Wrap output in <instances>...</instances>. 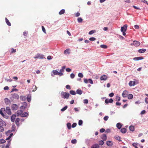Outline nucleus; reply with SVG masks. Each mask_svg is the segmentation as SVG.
<instances>
[{
  "instance_id": "f257e3e1",
  "label": "nucleus",
  "mask_w": 148,
  "mask_h": 148,
  "mask_svg": "<svg viewBox=\"0 0 148 148\" xmlns=\"http://www.w3.org/2000/svg\"><path fill=\"white\" fill-rule=\"evenodd\" d=\"M11 96L10 97V99L12 101H14V99L18 100L19 98V95L16 93L11 94Z\"/></svg>"
},
{
  "instance_id": "f03ea898",
  "label": "nucleus",
  "mask_w": 148,
  "mask_h": 148,
  "mask_svg": "<svg viewBox=\"0 0 148 148\" xmlns=\"http://www.w3.org/2000/svg\"><path fill=\"white\" fill-rule=\"evenodd\" d=\"M69 94L66 92H64L63 91L61 92V95L62 96V97L64 99H68L69 96Z\"/></svg>"
},
{
  "instance_id": "7ed1b4c3",
  "label": "nucleus",
  "mask_w": 148,
  "mask_h": 148,
  "mask_svg": "<svg viewBox=\"0 0 148 148\" xmlns=\"http://www.w3.org/2000/svg\"><path fill=\"white\" fill-rule=\"evenodd\" d=\"M140 42L136 40H134L133 42V43L131 44V45L132 46L134 45L135 47H138L140 45Z\"/></svg>"
},
{
  "instance_id": "20e7f679",
  "label": "nucleus",
  "mask_w": 148,
  "mask_h": 148,
  "mask_svg": "<svg viewBox=\"0 0 148 148\" xmlns=\"http://www.w3.org/2000/svg\"><path fill=\"white\" fill-rule=\"evenodd\" d=\"M22 104L23 105L20 107V109L24 110L27 107V103L25 102H23Z\"/></svg>"
},
{
  "instance_id": "39448f33",
  "label": "nucleus",
  "mask_w": 148,
  "mask_h": 148,
  "mask_svg": "<svg viewBox=\"0 0 148 148\" xmlns=\"http://www.w3.org/2000/svg\"><path fill=\"white\" fill-rule=\"evenodd\" d=\"M44 58V55L39 53H38L34 57V58L35 59H43Z\"/></svg>"
},
{
  "instance_id": "423d86ee",
  "label": "nucleus",
  "mask_w": 148,
  "mask_h": 148,
  "mask_svg": "<svg viewBox=\"0 0 148 148\" xmlns=\"http://www.w3.org/2000/svg\"><path fill=\"white\" fill-rule=\"evenodd\" d=\"M127 24H125L123 26L121 27V32L124 31L126 32L127 29Z\"/></svg>"
},
{
  "instance_id": "0eeeda50",
  "label": "nucleus",
  "mask_w": 148,
  "mask_h": 148,
  "mask_svg": "<svg viewBox=\"0 0 148 148\" xmlns=\"http://www.w3.org/2000/svg\"><path fill=\"white\" fill-rule=\"evenodd\" d=\"M18 106L16 104H13L11 106V109L13 110H16L18 109Z\"/></svg>"
},
{
  "instance_id": "6e6552de",
  "label": "nucleus",
  "mask_w": 148,
  "mask_h": 148,
  "mask_svg": "<svg viewBox=\"0 0 148 148\" xmlns=\"http://www.w3.org/2000/svg\"><path fill=\"white\" fill-rule=\"evenodd\" d=\"M6 112L7 114L9 115H11L12 114V113L11 111V110L10 108L9 107H6Z\"/></svg>"
},
{
  "instance_id": "1a4fd4ad",
  "label": "nucleus",
  "mask_w": 148,
  "mask_h": 148,
  "mask_svg": "<svg viewBox=\"0 0 148 148\" xmlns=\"http://www.w3.org/2000/svg\"><path fill=\"white\" fill-rule=\"evenodd\" d=\"M128 95V91L126 90H124L122 94V96L123 97H126Z\"/></svg>"
},
{
  "instance_id": "9d476101",
  "label": "nucleus",
  "mask_w": 148,
  "mask_h": 148,
  "mask_svg": "<svg viewBox=\"0 0 148 148\" xmlns=\"http://www.w3.org/2000/svg\"><path fill=\"white\" fill-rule=\"evenodd\" d=\"M0 125L3 126H5L6 125V124L5 122L3 121V120L0 118Z\"/></svg>"
},
{
  "instance_id": "9b49d317",
  "label": "nucleus",
  "mask_w": 148,
  "mask_h": 148,
  "mask_svg": "<svg viewBox=\"0 0 148 148\" xmlns=\"http://www.w3.org/2000/svg\"><path fill=\"white\" fill-rule=\"evenodd\" d=\"M4 101L6 105L10 104L11 103L10 100L7 98H5L4 99Z\"/></svg>"
},
{
  "instance_id": "f8f14e48",
  "label": "nucleus",
  "mask_w": 148,
  "mask_h": 148,
  "mask_svg": "<svg viewBox=\"0 0 148 148\" xmlns=\"http://www.w3.org/2000/svg\"><path fill=\"white\" fill-rule=\"evenodd\" d=\"M108 78L107 76L105 75H104L100 77V79L101 80L105 81Z\"/></svg>"
},
{
  "instance_id": "ddd939ff",
  "label": "nucleus",
  "mask_w": 148,
  "mask_h": 148,
  "mask_svg": "<svg viewBox=\"0 0 148 148\" xmlns=\"http://www.w3.org/2000/svg\"><path fill=\"white\" fill-rule=\"evenodd\" d=\"M16 115L15 114H13L11 116V120L12 122L14 121Z\"/></svg>"
},
{
  "instance_id": "4468645a",
  "label": "nucleus",
  "mask_w": 148,
  "mask_h": 148,
  "mask_svg": "<svg viewBox=\"0 0 148 148\" xmlns=\"http://www.w3.org/2000/svg\"><path fill=\"white\" fill-rule=\"evenodd\" d=\"M144 59L143 57L140 56L137 57H135L133 58V60L135 61H138L140 60H142Z\"/></svg>"
},
{
  "instance_id": "2eb2a0df",
  "label": "nucleus",
  "mask_w": 148,
  "mask_h": 148,
  "mask_svg": "<svg viewBox=\"0 0 148 148\" xmlns=\"http://www.w3.org/2000/svg\"><path fill=\"white\" fill-rule=\"evenodd\" d=\"M29 114L28 112H25L23 113L21 116V117H25L27 116Z\"/></svg>"
},
{
  "instance_id": "dca6fc26",
  "label": "nucleus",
  "mask_w": 148,
  "mask_h": 148,
  "mask_svg": "<svg viewBox=\"0 0 148 148\" xmlns=\"http://www.w3.org/2000/svg\"><path fill=\"white\" fill-rule=\"evenodd\" d=\"M20 98L22 101H25L27 99V97L25 96L21 95L20 97Z\"/></svg>"
},
{
  "instance_id": "f3484780",
  "label": "nucleus",
  "mask_w": 148,
  "mask_h": 148,
  "mask_svg": "<svg viewBox=\"0 0 148 148\" xmlns=\"http://www.w3.org/2000/svg\"><path fill=\"white\" fill-rule=\"evenodd\" d=\"M106 144L108 146H111L113 145V143L110 141H108L106 142Z\"/></svg>"
},
{
  "instance_id": "a211bd4d",
  "label": "nucleus",
  "mask_w": 148,
  "mask_h": 148,
  "mask_svg": "<svg viewBox=\"0 0 148 148\" xmlns=\"http://www.w3.org/2000/svg\"><path fill=\"white\" fill-rule=\"evenodd\" d=\"M101 138L103 141H105L107 139V136L105 134H103L101 136Z\"/></svg>"
},
{
  "instance_id": "6ab92c4d",
  "label": "nucleus",
  "mask_w": 148,
  "mask_h": 148,
  "mask_svg": "<svg viewBox=\"0 0 148 148\" xmlns=\"http://www.w3.org/2000/svg\"><path fill=\"white\" fill-rule=\"evenodd\" d=\"M146 51V49H142L138 50V52L140 53H144Z\"/></svg>"
},
{
  "instance_id": "aec40b11",
  "label": "nucleus",
  "mask_w": 148,
  "mask_h": 148,
  "mask_svg": "<svg viewBox=\"0 0 148 148\" xmlns=\"http://www.w3.org/2000/svg\"><path fill=\"white\" fill-rule=\"evenodd\" d=\"M135 82L134 81H130V82L129 85L130 86H134L135 85Z\"/></svg>"
},
{
  "instance_id": "412c9836",
  "label": "nucleus",
  "mask_w": 148,
  "mask_h": 148,
  "mask_svg": "<svg viewBox=\"0 0 148 148\" xmlns=\"http://www.w3.org/2000/svg\"><path fill=\"white\" fill-rule=\"evenodd\" d=\"M99 146L97 144H95L93 145L91 147V148H99Z\"/></svg>"
},
{
  "instance_id": "4be33fe9",
  "label": "nucleus",
  "mask_w": 148,
  "mask_h": 148,
  "mask_svg": "<svg viewBox=\"0 0 148 148\" xmlns=\"http://www.w3.org/2000/svg\"><path fill=\"white\" fill-rule=\"evenodd\" d=\"M82 91L80 89H77L76 92V93L79 95H81L82 93Z\"/></svg>"
},
{
  "instance_id": "5701e85b",
  "label": "nucleus",
  "mask_w": 148,
  "mask_h": 148,
  "mask_svg": "<svg viewBox=\"0 0 148 148\" xmlns=\"http://www.w3.org/2000/svg\"><path fill=\"white\" fill-rule=\"evenodd\" d=\"M116 126L118 129H120L121 128L122 125L120 123H117Z\"/></svg>"
},
{
  "instance_id": "b1692460",
  "label": "nucleus",
  "mask_w": 148,
  "mask_h": 148,
  "mask_svg": "<svg viewBox=\"0 0 148 148\" xmlns=\"http://www.w3.org/2000/svg\"><path fill=\"white\" fill-rule=\"evenodd\" d=\"M126 129L125 128H122L121 130V132L123 134L125 133L126 132Z\"/></svg>"
},
{
  "instance_id": "393cba45",
  "label": "nucleus",
  "mask_w": 148,
  "mask_h": 148,
  "mask_svg": "<svg viewBox=\"0 0 148 148\" xmlns=\"http://www.w3.org/2000/svg\"><path fill=\"white\" fill-rule=\"evenodd\" d=\"M5 20L6 23H7V25L10 26L11 25V24L10 23V22H9L8 20L6 18H5Z\"/></svg>"
},
{
  "instance_id": "a878e982",
  "label": "nucleus",
  "mask_w": 148,
  "mask_h": 148,
  "mask_svg": "<svg viewBox=\"0 0 148 148\" xmlns=\"http://www.w3.org/2000/svg\"><path fill=\"white\" fill-rule=\"evenodd\" d=\"M66 125L69 130H70L71 129L72 125H71V124L70 123H67Z\"/></svg>"
},
{
  "instance_id": "bb28decb",
  "label": "nucleus",
  "mask_w": 148,
  "mask_h": 148,
  "mask_svg": "<svg viewBox=\"0 0 148 148\" xmlns=\"http://www.w3.org/2000/svg\"><path fill=\"white\" fill-rule=\"evenodd\" d=\"M129 129L130 131L133 132L134 130V127L133 125H131L129 127Z\"/></svg>"
},
{
  "instance_id": "cd10ccee",
  "label": "nucleus",
  "mask_w": 148,
  "mask_h": 148,
  "mask_svg": "<svg viewBox=\"0 0 148 148\" xmlns=\"http://www.w3.org/2000/svg\"><path fill=\"white\" fill-rule=\"evenodd\" d=\"M52 72L55 75H58L59 72L56 70H53Z\"/></svg>"
},
{
  "instance_id": "c85d7f7f",
  "label": "nucleus",
  "mask_w": 148,
  "mask_h": 148,
  "mask_svg": "<svg viewBox=\"0 0 148 148\" xmlns=\"http://www.w3.org/2000/svg\"><path fill=\"white\" fill-rule=\"evenodd\" d=\"M114 138L116 140H119V141H121V138L120 136H115Z\"/></svg>"
},
{
  "instance_id": "c756f323",
  "label": "nucleus",
  "mask_w": 148,
  "mask_h": 148,
  "mask_svg": "<svg viewBox=\"0 0 148 148\" xmlns=\"http://www.w3.org/2000/svg\"><path fill=\"white\" fill-rule=\"evenodd\" d=\"M3 110H5V109L4 108H1L0 110V114L3 116L4 114L3 112L2 111Z\"/></svg>"
},
{
  "instance_id": "7c9ffc66",
  "label": "nucleus",
  "mask_w": 148,
  "mask_h": 148,
  "mask_svg": "<svg viewBox=\"0 0 148 148\" xmlns=\"http://www.w3.org/2000/svg\"><path fill=\"white\" fill-rule=\"evenodd\" d=\"M65 10L64 9L61 10L59 12V14L60 15H62L64 14L65 13Z\"/></svg>"
},
{
  "instance_id": "2f4dec72",
  "label": "nucleus",
  "mask_w": 148,
  "mask_h": 148,
  "mask_svg": "<svg viewBox=\"0 0 148 148\" xmlns=\"http://www.w3.org/2000/svg\"><path fill=\"white\" fill-rule=\"evenodd\" d=\"M69 92L71 94L73 95H75L76 94V92L73 90H71Z\"/></svg>"
},
{
  "instance_id": "473e14b6",
  "label": "nucleus",
  "mask_w": 148,
  "mask_h": 148,
  "mask_svg": "<svg viewBox=\"0 0 148 148\" xmlns=\"http://www.w3.org/2000/svg\"><path fill=\"white\" fill-rule=\"evenodd\" d=\"M133 96L132 94H130L128 95L127 98L128 99H131L133 98Z\"/></svg>"
},
{
  "instance_id": "72a5a7b5",
  "label": "nucleus",
  "mask_w": 148,
  "mask_h": 148,
  "mask_svg": "<svg viewBox=\"0 0 148 148\" xmlns=\"http://www.w3.org/2000/svg\"><path fill=\"white\" fill-rule=\"evenodd\" d=\"M68 106L66 105L61 109V111L62 112H64L65 110L67 108Z\"/></svg>"
},
{
  "instance_id": "f704fd0d",
  "label": "nucleus",
  "mask_w": 148,
  "mask_h": 148,
  "mask_svg": "<svg viewBox=\"0 0 148 148\" xmlns=\"http://www.w3.org/2000/svg\"><path fill=\"white\" fill-rule=\"evenodd\" d=\"M16 130V126L15 125H13L12 126V132H14Z\"/></svg>"
},
{
  "instance_id": "c9c22d12",
  "label": "nucleus",
  "mask_w": 148,
  "mask_h": 148,
  "mask_svg": "<svg viewBox=\"0 0 148 148\" xmlns=\"http://www.w3.org/2000/svg\"><path fill=\"white\" fill-rule=\"evenodd\" d=\"M32 89H33L32 91V92H34L37 89V87H36V86L35 85H33V87H32Z\"/></svg>"
},
{
  "instance_id": "e433bc0d",
  "label": "nucleus",
  "mask_w": 148,
  "mask_h": 148,
  "mask_svg": "<svg viewBox=\"0 0 148 148\" xmlns=\"http://www.w3.org/2000/svg\"><path fill=\"white\" fill-rule=\"evenodd\" d=\"M13 134L12 133H11L10 134V136H8V137L6 139V140H10V138H11V137L13 136Z\"/></svg>"
},
{
  "instance_id": "4c0bfd02",
  "label": "nucleus",
  "mask_w": 148,
  "mask_h": 148,
  "mask_svg": "<svg viewBox=\"0 0 148 148\" xmlns=\"http://www.w3.org/2000/svg\"><path fill=\"white\" fill-rule=\"evenodd\" d=\"M10 141L11 140H8V143L5 146V147H9V146H10L11 143H10Z\"/></svg>"
},
{
  "instance_id": "58836bf2",
  "label": "nucleus",
  "mask_w": 148,
  "mask_h": 148,
  "mask_svg": "<svg viewBox=\"0 0 148 148\" xmlns=\"http://www.w3.org/2000/svg\"><path fill=\"white\" fill-rule=\"evenodd\" d=\"M100 47L103 49H106L107 48V46L104 45H100Z\"/></svg>"
},
{
  "instance_id": "ea45409f",
  "label": "nucleus",
  "mask_w": 148,
  "mask_h": 148,
  "mask_svg": "<svg viewBox=\"0 0 148 148\" xmlns=\"http://www.w3.org/2000/svg\"><path fill=\"white\" fill-rule=\"evenodd\" d=\"M83 19L81 17L78 18H77V21L79 23H80L82 22Z\"/></svg>"
},
{
  "instance_id": "a19ab883",
  "label": "nucleus",
  "mask_w": 148,
  "mask_h": 148,
  "mask_svg": "<svg viewBox=\"0 0 148 148\" xmlns=\"http://www.w3.org/2000/svg\"><path fill=\"white\" fill-rule=\"evenodd\" d=\"M115 99L116 101H119L121 100V98L119 97L116 96V97Z\"/></svg>"
},
{
  "instance_id": "79ce46f5",
  "label": "nucleus",
  "mask_w": 148,
  "mask_h": 148,
  "mask_svg": "<svg viewBox=\"0 0 148 148\" xmlns=\"http://www.w3.org/2000/svg\"><path fill=\"white\" fill-rule=\"evenodd\" d=\"M104 144V142H103V140H100L99 141V144L100 145H102Z\"/></svg>"
},
{
  "instance_id": "37998d69",
  "label": "nucleus",
  "mask_w": 148,
  "mask_h": 148,
  "mask_svg": "<svg viewBox=\"0 0 148 148\" xmlns=\"http://www.w3.org/2000/svg\"><path fill=\"white\" fill-rule=\"evenodd\" d=\"M83 123V121L81 120H80L78 121V125L79 126H81L82 125Z\"/></svg>"
},
{
  "instance_id": "c03bdc74",
  "label": "nucleus",
  "mask_w": 148,
  "mask_h": 148,
  "mask_svg": "<svg viewBox=\"0 0 148 148\" xmlns=\"http://www.w3.org/2000/svg\"><path fill=\"white\" fill-rule=\"evenodd\" d=\"M95 30H92L90 31L89 32L88 34L89 35H91V34H93L94 33H95Z\"/></svg>"
},
{
  "instance_id": "a18cd8bd",
  "label": "nucleus",
  "mask_w": 148,
  "mask_h": 148,
  "mask_svg": "<svg viewBox=\"0 0 148 148\" xmlns=\"http://www.w3.org/2000/svg\"><path fill=\"white\" fill-rule=\"evenodd\" d=\"M6 142V141L4 139H2L0 140V144L4 143Z\"/></svg>"
},
{
  "instance_id": "49530a36",
  "label": "nucleus",
  "mask_w": 148,
  "mask_h": 148,
  "mask_svg": "<svg viewBox=\"0 0 148 148\" xmlns=\"http://www.w3.org/2000/svg\"><path fill=\"white\" fill-rule=\"evenodd\" d=\"M77 142V140L76 139H73L71 141V143L73 144H75Z\"/></svg>"
},
{
  "instance_id": "de8ad7c7",
  "label": "nucleus",
  "mask_w": 148,
  "mask_h": 148,
  "mask_svg": "<svg viewBox=\"0 0 148 148\" xmlns=\"http://www.w3.org/2000/svg\"><path fill=\"white\" fill-rule=\"evenodd\" d=\"M78 76L79 77L82 78L83 77V75L82 73H79L78 74Z\"/></svg>"
},
{
  "instance_id": "09e8293b",
  "label": "nucleus",
  "mask_w": 148,
  "mask_h": 148,
  "mask_svg": "<svg viewBox=\"0 0 148 148\" xmlns=\"http://www.w3.org/2000/svg\"><path fill=\"white\" fill-rule=\"evenodd\" d=\"M138 144L137 143H133L132 144V145L135 148H138L137 147V145Z\"/></svg>"
},
{
  "instance_id": "8fccbe9b",
  "label": "nucleus",
  "mask_w": 148,
  "mask_h": 148,
  "mask_svg": "<svg viewBox=\"0 0 148 148\" xmlns=\"http://www.w3.org/2000/svg\"><path fill=\"white\" fill-rule=\"evenodd\" d=\"M89 40L90 41H92L95 40H96V38L95 37H92L90 38Z\"/></svg>"
},
{
  "instance_id": "3c124183",
  "label": "nucleus",
  "mask_w": 148,
  "mask_h": 148,
  "mask_svg": "<svg viewBox=\"0 0 148 148\" xmlns=\"http://www.w3.org/2000/svg\"><path fill=\"white\" fill-rule=\"evenodd\" d=\"M90 83L91 84H93V82L92 80L91 79H88V82Z\"/></svg>"
},
{
  "instance_id": "603ef678",
  "label": "nucleus",
  "mask_w": 148,
  "mask_h": 148,
  "mask_svg": "<svg viewBox=\"0 0 148 148\" xmlns=\"http://www.w3.org/2000/svg\"><path fill=\"white\" fill-rule=\"evenodd\" d=\"M4 131V129L2 125H0V132H3Z\"/></svg>"
},
{
  "instance_id": "864d4df0",
  "label": "nucleus",
  "mask_w": 148,
  "mask_h": 148,
  "mask_svg": "<svg viewBox=\"0 0 148 148\" xmlns=\"http://www.w3.org/2000/svg\"><path fill=\"white\" fill-rule=\"evenodd\" d=\"M5 81L7 82H11L12 81V80L10 79H7L6 78H5Z\"/></svg>"
},
{
  "instance_id": "5fc2aeb1",
  "label": "nucleus",
  "mask_w": 148,
  "mask_h": 148,
  "mask_svg": "<svg viewBox=\"0 0 148 148\" xmlns=\"http://www.w3.org/2000/svg\"><path fill=\"white\" fill-rule=\"evenodd\" d=\"M64 53H69V49H67L66 50H65L64 51Z\"/></svg>"
},
{
  "instance_id": "6e6d98bb",
  "label": "nucleus",
  "mask_w": 148,
  "mask_h": 148,
  "mask_svg": "<svg viewBox=\"0 0 148 148\" xmlns=\"http://www.w3.org/2000/svg\"><path fill=\"white\" fill-rule=\"evenodd\" d=\"M88 100L87 99H85L84 100L83 102L85 104H87L88 103Z\"/></svg>"
},
{
  "instance_id": "4d7b16f0",
  "label": "nucleus",
  "mask_w": 148,
  "mask_h": 148,
  "mask_svg": "<svg viewBox=\"0 0 148 148\" xmlns=\"http://www.w3.org/2000/svg\"><path fill=\"white\" fill-rule=\"evenodd\" d=\"M105 102L106 103L108 104L109 103H110L109 101V99H106L105 101Z\"/></svg>"
},
{
  "instance_id": "13d9d810",
  "label": "nucleus",
  "mask_w": 148,
  "mask_h": 148,
  "mask_svg": "<svg viewBox=\"0 0 148 148\" xmlns=\"http://www.w3.org/2000/svg\"><path fill=\"white\" fill-rule=\"evenodd\" d=\"M109 118V117L108 116H104L103 118V119L105 121H107Z\"/></svg>"
},
{
  "instance_id": "bf43d9fd",
  "label": "nucleus",
  "mask_w": 148,
  "mask_h": 148,
  "mask_svg": "<svg viewBox=\"0 0 148 148\" xmlns=\"http://www.w3.org/2000/svg\"><path fill=\"white\" fill-rule=\"evenodd\" d=\"M105 131V129L103 128H101L100 130V132L101 133H103Z\"/></svg>"
},
{
  "instance_id": "052dcab7",
  "label": "nucleus",
  "mask_w": 148,
  "mask_h": 148,
  "mask_svg": "<svg viewBox=\"0 0 148 148\" xmlns=\"http://www.w3.org/2000/svg\"><path fill=\"white\" fill-rule=\"evenodd\" d=\"M12 132H13L12 130H9L8 131L6 132L5 134L7 136H8V133H10Z\"/></svg>"
},
{
  "instance_id": "680f3d73",
  "label": "nucleus",
  "mask_w": 148,
  "mask_h": 148,
  "mask_svg": "<svg viewBox=\"0 0 148 148\" xmlns=\"http://www.w3.org/2000/svg\"><path fill=\"white\" fill-rule=\"evenodd\" d=\"M42 31H43V32L45 33L46 34V32L45 29V28L43 26H42Z\"/></svg>"
},
{
  "instance_id": "e2e57ef3",
  "label": "nucleus",
  "mask_w": 148,
  "mask_h": 148,
  "mask_svg": "<svg viewBox=\"0 0 148 148\" xmlns=\"http://www.w3.org/2000/svg\"><path fill=\"white\" fill-rule=\"evenodd\" d=\"M77 125V124L76 123H73L72 125V127L73 128H74V127H75Z\"/></svg>"
},
{
  "instance_id": "0e129e2a",
  "label": "nucleus",
  "mask_w": 148,
  "mask_h": 148,
  "mask_svg": "<svg viewBox=\"0 0 148 148\" xmlns=\"http://www.w3.org/2000/svg\"><path fill=\"white\" fill-rule=\"evenodd\" d=\"M141 1L143 3L146 4L148 5V2L147 1L145 0H141Z\"/></svg>"
},
{
  "instance_id": "69168bd1",
  "label": "nucleus",
  "mask_w": 148,
  "mask_h": 148,
  "mask_svg": "<svg viewBox=\"0 0 148 148\" xmlns=\"http://www.w3.org/2000/svg\"><path fill=\"white\" fill-rule=\"evenodd\" d=\"M75 77V75L73 73H72L70 75V77L72 79L73 78Z\"/></svg>"
},
{
  "instance_id": "338daca9",
  "label": "nucleus",
  "mask_w": 148,
  "mask_h": 148,
  "mask_svg": "<svg viewBox=\"0 0 148 148\" xmlns=\"http://www.w3.org/2000/svg\"><path fill=\"white\" fill-rule=\"evenodd\" d=\"M66 89L70 90L71 89L70 86L69 85H67L66 86Z\"/></svg>"
},
{
  "instance_id": "774afa93",
  "label": "nucleus",
  "mask_w": 148,
  "mask_h": 148,
  "mask_svg": "<svg viewBox=\"0 0 148 148\" xmlns=\"http://www.w3.org/2000/svg\"><path fill=\"white\" fill-rule=\"evenodd\" d=\"M114 93L111 92L109 94V96L110 97H112L114 96Z\"/></svg>"
}]
</instances>
